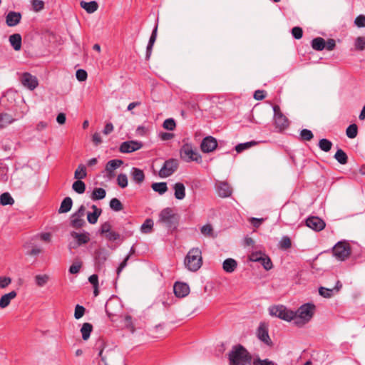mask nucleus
<instances>
[{
	"label": "nucleus",
	"mask_w": 365,
	"mask_h": 365,
	"mask_svg": "<svg viewBox=\"0 0 365 365\" xmlns=\"http://www.w3.org/2000/svg\"><path fill=\"white\" fill-rule=\"evenodd\" d=\"M252 357L242 345L232 347L229 354L230 365H250Z\"/></svg>",
	"instance_id": "nucleus-1"
},
{
	"label": "nucleus",
	"mask_w": 365,
	"mask_h": 365,
	"mask_svg": "<svg viewBox=\"0 0 365 365\" xmlns=\"http://www.w3.org/2000/svg\"><path fill=\"white\" fill-rule=\"evenodd\" d=\"M184 264L191 272L197 271L202 265V252L198 247L192 248L187 254Z\"/></svg>",
	"instance_id": "nucleus-2"
},
{
	"label": "nucleus",
	"mask_w": 365,
	"mask_h": 365,
	"mask_svg": "<svg viewBox=\"0 0 365 365\" xmlns=\"http://www.w3.org/2000/svg\"><path fill=\"white\" fill-rule=\"evenodd\" d=\"M315 306L313 304L307 303L302 305L298 310L294 312L295 318L293 319L294 324L297 326H303L308 323L314 316Z\"/></svg>",
	"instance_id": "nucleus-3"
},
{
	"label": "nucleus",
	"mask_w": 365,
	"mask_h": 365,
	"mask_svg": "<svg viewBox=\"0 0 365 365\" xmlns=\"http://www.w3.org/2000/svg\"><path fill=\"white\" fill-rule=\"evenodd\" d=\"M179 215L170 207L163 209L159 214L158 222L170 230L176 229L178 225Z\"/></svg>",
	"instance_id": "nucleus-4"
},
{
	"label": "nucleus",
	"mask_w": 365,
	"mask_h": 365,
	"mask_svg": "<svg viewBox=\"0 0 365 365\" xmlns=\"http://www.w3.org/2000/svg\"><path fill=\"white\" fill-rule=\"evenodd\" d=\"M269 313L272 317H278L284 321L290 322L296 317L294 312L287 309L283 305H274L269 308Z\"/></svg>",
	"instance_id": "nucleus-5"
},
{
	"label": "nucleus",
	"mask_w": 365,
	"mask_h": 365,
	"mask_svg": "<svg viewBox=\"0 0 365 365\" xmlns=\"http://www.w3.org/2000/svg\"><path fill=\"white\" fill-rule=\"evenodd\" d=\"M351 253L350 246L346 242H338L333 248V254L339 260H345Z\"/></svg>",
	"instance_id": "nucleus-6"
},
{
	"label": "nucleus",
	"mask_w": 365,
	"mask_h": 365,
	"mask_svg": "<svg viewBox=\"0 0 365 365\" xmlns=\"http://www.w3.org/2000/svg\"><path fill=\"white\" fill-rule=\"evenodd\" d=\"M180 155L182 159L189 161H199L201 158L198 152L193 149L192 146L190 144H185L182 146L180 150Z\"/></svg>",
	"instance_id": "nucleus-7"
},
{
	"label": "nucleus",
	"mask_w": 365,
	"mask_h": 365,
	"mask_svg": "<svg viewBox=\"0 0 365 365\" xmlns=\"http://www.w3.org/2000/svg\"><path fill=\"white\" fill-rule=\"evenodd\" d=\"M178 167V161L175 159H169L164 163L159 171L160 178H167L175 172Z\"/></svg>",
	"instance_id": "nucleus-8"
},
{
	"label": "nucleus",
	"mask_w": 365,
	"mask_h": 365,
	"mask_svg": "<svg viewBox=\"0 0 365 365\" xmlns=\"http://www.w3.org/2000/svg\"><path fill=\"white\" fill-rule=\"evenodd\" d=\"M19 80L24 87L31 91H34L38 86L37 78L29 72L23 73Z\"/></svg>",
	"instance_id": "nucleus-9"
},
{
	"label": "nucleus",
	"mask_w": 365,
	"mask_h": 365,
	"mask_svg": "<svg viewBox=\"0 0 365 365\" xmlns=\"http://www.w3.org/2000/svg\"><path fill=\"white\" fill-rule=\"evenodd\" d=\"M257 335L259 340L268 346H271L272 342L268 334V326L266 323L262 322L257 331Z\"/></svg>",
	"instance_id": "nucleus-10"
},
{
	"label": "nucleus",
	"mask_w": 365,
	"mask_h": 365,
	"mask_svg": "<svg viewBox=\"0 0 365 365\" xmlns=\"http://www.w3.org/2000/svg\"><path fill=\"white\" fill-rule=\"evenodd\" d=\"M217 147V140L212 137L207 136L205 138L200 145L201 150L203 153H210Z\"/></svg>",
	"instance_id": "nucleus-11"
},
{
	"label": "nucleus",
	"mask_w": 365,
	"mask_h": 365,
	"mask_svg": "<svg viewBox=\"0 0 365 365\" xmlns=\"http://www.w3.org/2000/svg\"><path fill=\"white\" fill-rule=\"evenodd\" d=\"M99 356L101 357L102 361H104L105 365H113L118 360L122 359V356L119 353L111 350L108 351L105 356H103V350H101Z\"/></svg>",
	"instance_id": "nucleus-12"
},
{
	"label": "nucleus",
	"mask_w": 365,
	"mask_h": 365,
	"mask_svg": "<svg viewBox=\"0 0 365 365\" xmlns=\"http://www.w3.org/2000/svg\"><path fill=\"white\" fill-rule=\"evenodd\" d=\"M306 225L315 231H321L325 227V222L321 218L315 216L309 217L306 220Z\"/></svg>",
	"instance_id": "nucleus-13"
},
{
	"label": "nucleus",
	"mask_w": 365,
	"mask_h": 365,
	"mask_svg": "<svg viewBox=\"0 0 365 365\" xmlns=\"http://www.w3.org/2000/svg\"><path fill=\"white\" fill-rule=\"evenodd\" d=\"M142 146V143L138 141H126L120 145V151L123 153H132L140 149Z\"/></svg>",
	"instance_id": "nucleus-14"
},
{
	"label": "nucleus",
	"mask_w": 365,
	"mask_h": 365,
	"mask_svg": "<svg viewBox=\"0 0 365 365\" xmlns=\"http://www.w3.org/2000/svg\"><path fill=\"white\" fill-rule=\"evenodd\" d=\"M174 293L177 297H185L190 293V287L187 284L175 282L173 287Z\"/></svg>",
	"instance_id": "nucleus-15"
},
{
	"label": "nucleus",
	"mask_w": 365,
	"mask_h": 365,
	"mask_svg": "<svg viewBox=\"0 0 365 365\" xmlns=\"http://www.w3.org/2000/svg\"><path fill=\"white\" fill-rule=\"evenodd\" d=\"M21 14L19 12L9 11L6 16V23L8 26L12 27L20 23Z\"/></svg>",
	"instance_id": "nucleus-16"
},
{
	"label": "nucleus",
	"mask_w": 365,
	"mask_h": 365,
	"mask_svg": "<svg viewBox=\"0 0 365 365\" xmlns=\"http://www.w3.org/2000/svg\"><path fill=\"white\" fill-rule=\"evenodd\" d=\"M217 192L219 196L227 197L231 195L232 190L227 182H220L217 185Z\"/></svg>",
	"instance_id": "nucleus-17"
},
{
	"label": "nucleus",
	"mask_w": 365,
	"mask_h": 365,
	"mask_svg": "<svg viewBox=\"0 0 365 365\" xmlns=\"http://www.w3.org/2000/svg\"><path fill=\"white\" fill-rule=\"evenodd\" d=\"M258 107L263 108L264 110L268 112L272 111L273 114H282L279 106L277 104H272L270 102L267 101L263 103L257 104L252 110V112H253L254 110Z\"/></svg>",
	"instance_id": "nucleus-18"
},
{
	"label": "nucleus",
	"mask_w": 365,
	"mask_h": 365,
	"mask_svg": "<svg viewBox=\"0 0 365 365\" xmlns=\"http://www.w3.org/2000/svg\"><path fill=\"white\" fill-rule=\"evenodd\" d=\"M108 256L109 252L106 248L101 247L98 249L95 252V258L98 266L103 265Z\"/></svg>",
	"instance_id": "nucleus-19"
},
{
	"label": "nucleus",
	"mask_w": 365,
	"mask_h": 365,
	"mask_svg": "<svg viewBox=\"0 0 365 365\" xmlns=\"http://www.w3.org/2000/svg\"><path fill=\"white\" fill-rule=\"evenodd\" d=\"M123 164L121 160H111L108 161L106 166V170L108 173V177L111 178L113 177V171Z\"/></svg>",
	"instance_id": "nucleus-20"
},
{
	"label": "nucleus",
	"mask_w": 365,
	"mask_h": 365,
	"mask_svg": "<svg viewBox=\"0 0 365 365\" xmlns=\"http://www.w3.org/2000/svg\"><path fill=\"white\" fill-rule=\"evenodd\" d=\"M274 121L276 128L280 130L287 128L289 125L286 115H274Z\"/></svg>",
	"instance_id": "nucleus-21"
},
{
	"label": "nucleus",
	"mask_w": 365,
	"mask_h": 365,
	"mask_svg": "<svg viewBox=\"0 0 365 365\" xmlns=\"http://www.w3.org/2000/svg\"><path fill=\"white\" fill-rule=\"evenodd\" d=\"M17 295L16 291H11L8 294H4L0 299V308L4 309L8 307L12 299Z\"/></svg>",
	"instance_id": "nucleus-22"
},
{
	"label": "nucleus",
	"mask_w": 365,
	"mask_h": 365,
	"mask_svg": "<svg viewBox=\"0 0 365 365\" xmlns=\"http://www.w3.org/2000/svg\"><path fill=\"white\" fill-rule=\"evenodd\" d=\"M80 6L82 9H85L88 14H93L98 9V4L96 1H91L90 2L81 1Z\"/></svg>",
	"instance_id": "nucleus-23"
},
{
	"label": "nucleus",
	"mask_w": 365,
	"mask_h": 365,
	"mask_svg": "<svg viewBox=\"0 0 365 365\" xmlns=\"http://www.w3.org/2000/svg\"><path fill=\"white\" fill-rule=\"evenodd\" d=\"M9 42L15 51L21 48L22 38L19 34H14L9 36Z\"/></svg>",
	"instance_id": "nucleus-24"
},
{
	"label": "nucleus",
	"mask_w": 365,
	"mask_h": 365,
	"mask_svg": "<svg viewBox=\"0 0 365 365\" xmlns=\"http://www.w3.org/2000/svg\"><path fill=\"white\" fill-rule=\"evenodd\" d=\"M71 235L77 240V246L87 243L90 240L89 234L78 233L76 232H71Z\"/></svg>",
	"instance_id": "nucleus-25"
},
{
	"label": "nucleus",
	"mask_w": 365,
	"mask_h": 365,
	"mask_svg": "<svg viewBox=\"0 0 365 365\" xmlns=\"http://www.w3.org/2000/svg\"><path fill=\"white\" fill-rule=\"evenodd\" d=\"M237 263L236 260L232 258L226 259L222 264L223 269L228 273L233 272L237 268Z\"/></svg>",
	"instance_id": "nucleus-26"
},
{
	"label": "nucleus",
	"mask_w": 365,
	"mask_h": 365,
	"mask_svg": "<svg viewBox=\"0 0 365 365\" xmlns=\"http://www.w3.org/2000/svg\"><path fill=\"white\" fill-rule=\"evenodd\" d=\"M311 45L314 50L321 51L325 48L326 41L322 37H317L312 39Z\"/></svg>",
	"instance_id": "nucleus-27"
},
{
	"label": "nucleus",
	"mask_w": 365,
	"mask_h": 365,
	"mask_svg": "<svg viewBox=\"0 0 365 365\" xmlns=\"http://www.w3.org/2000/svg\"><path fill=\"white\" fill-rule=\"evenodd\" d=\"M73 200L70 197H65L61 203L58 209L59 213H66L69 212L72 207Z\"/></svg>",
	"instance_id": "nucleus-28"
},
{
	"label": "nucleus",
	"mask_w": 365,
	"mask_h": 365,
	"mask_svg": "<svg viewBox=\"0 0 365 365\" xmlns=\"http://www.w3.org/2000/svg\"><path fill=\"white\" fill-rule=\"evenodd\" d=\"M342 285L340 284L339 287H334L332 289H327L323 287H321L319 289V293L321 296H322L324 298H330L334 293H337L340 289L341 288Z\"/></svg>",
	"instance_id": "nucleus-29"
},
{
	"label": "nucleus",
	"mask_w": 365,
	"mask_h": 365,
	"mask_svg": "<svg viewBox=\"0 0 365 365\" xmlns=\"http://www.w3.org/2000/svg\"><path fill=\"white\" fill-rule=\"evenodd\" d=\"M175 197L178 200H182L185 197V187L181 182H177L174 185Z\"/></svg>",
	"instance_id": "nucleus-30"
},
{
	"label": "nucleus",
	"mask_w": 365,
	"mask_h": 365,
	"mask_svg": "<svg viewBox=\"0 0 365 365\" xmlns=\"http://www.w3.org/2000/svg\"><path fill=\"white\" fill-rule=\"evenodd\" d=\"M131 175L133 180L138 184L142 183L145 179V175L142 170L136 168L132 169Z\"/></svg>",
	"instance_id": "nucleus-31"
},
{
	"label": "nucleus",
	"mask_w": 365,
	"mask_h": 365,
	"mask_svg": "<svg viewBox=\"0 0 365 365\" xmlns=\"http://www.w3.org/2000/svg\"><path fill=\"white\" fill-rule=\"evenodd\" d=\"M93 330V326L91 324L86 322L83 324L81 328V333L83 340L86 341L89 339L91 333Z\"/></svg>",
	"instance_id": "nucleus-32"
},
{
	"label": "nucleus",
	"mask_w": 365,
	"mask_h": 365,
	"mask_svg": "<svg viewBox=\"0 0 365 365\" xmlns=\"http://www.w3.org/2000/svg\"><path fill=\"white\" fill-rule=\"evenodd\" d=\"M49 279L50 277L46 274H37L34 277L35 283L39 287L45 286L48 282Z\"/></svg>",
	"instance_id": "nucleus-33"
},
{
	"label": "nucleus",
	"mask_w": 365,
	"mask_h": 365,
	"mask_svg": "<svg viewBox=\"0 0 365 365\" xmlns=\"http://www.w3.org/2000/svg\"><path fill=\"white\" fill-rule=\"evenodd\" d=\"M14 200L9 192H4L0 195V204L3 206L12 205Z\"/></svg>",
	"instance_id": "nucleus-34"
},
{
	"label": "nucleus",
	"mask_w": 365,
	"mask_h": 365,
	"mask_svg": "<svg viewBox=\"0 0 365 365\" xmlns=\"http://www.w3.org/2000/svg\"><path fill=\"white\" fill-rule=\"evenodd\" d=\"M106 192L103 188H95L91 194V199L93 200H102L106 197Z\"/></svg>",
	"instance_id": "nucleus-35"
},
{
	"label": "nucleus",
	"mask_w": 365,
	"mask_h": 365,
	"mask_svg": "<svg viewBox=\"0 0 365 365\" xmlns=\"http://www.w3.org/2000/svg\"><path fill=\"white\" fill-rule=\"evenodd\" d=\"M86 168L84 165L80 164L78 165L77 169L74 173V178L76 180H81L86 177Z\"/></svg>",
	"instance_id": "nucleus-36"
},
{
	"label": "nucleus",
	"mask_w": 365,
	"mask_h": 365,
	"mask_svg": "<svg viewBox=\"0 0 365 365\" xmlns=\"http://www.w3.org/2000/svg\"><path fill=\"white\" fill-rule=\"evenodd\" d=\"M334 158L341 165H345L348 162V157L346 153L341 150L339 149L335 155Z\"/></svg>",
	"instance_id": "nucleus-37"
},
{
	"label": "nucleus",
	"mask_w": 365,
	"mask_h": 365,
	"mask_svg": "<svg viewBox=\"0 0 365 365\" xmlns=\"http://www.w3.org/2000/svg\"><path fill=\"white\" fill-rule=\"evenodd\" d=\"M151 187L160 195L164 194L168 190L166 182H155L152 184Z\"/></svg>",
	"instance_id": "nucleus-38"
},
{
	"label": "nucleus",
	"mask_w": 365,
	"mask_h": 365,
	"mask_svg": "<svg viewBox=\"0 0 365 365\" xmlns=\"http://www.w3.org/2000/svg\"><path fill=\"white\" fill-rule=\"evenodd\" d=\"M86 224L85 220L83 217H78L73 215L71 216V225L75 229H79L82 227Z\"/></svg>",
	"instance_id": "nucleus-39"
},
{
	"label": "nucleus",
	"mask_w": 365,
	"mask_h": 365,
	"mask_svg": "<svg viewBox=\"0 0 365 365\" xmlns=\"http://www.w3.org/2000/svg\"><path fill=\"white\" fill-rule=\"evenodd\" d=\"M72 188L76 192L82 194L86 190V185L81 180H77L73 183Z\"/></svg>",
	"instance_id": "nucleus-40"
},
{
	"label": "nucleus",
	"mask_w": 365,
	"mask_h": 365,
	"mask_svg": "<svg viewBox=\"0 0 365 365\" xmlns=\"http://www.w3.org/2000/svg\"><path fill=\"white\" fill-rule=\"evenodd\" d=\"M257 144V143L255 140L247 142L245 143H240L235 147V150L237 153H241L242 151L249 149L252 146H255Z\"/></svg>",
	"instance_id": "nucleus-41"
},
{
	"label": "nucleus",
	"mask_w": 365,
	"mask_h": 365,
	"mask_svg": "<svg viewBox=\"0 0 365 365\" xmlns=\"http://www.w3.org/2000/svg\"><path fill=\"white\" fill-rule=\"evenodd\" d=\"M153 227V221L151 219H147L141 225L140 230L145 234L151 232Z\"/></svg>",
	"instance_id": "nucleus-42"
},
{
	"label": "nucleus",
	"mask_w": 365,
	"mask_h": 365,
	"mask_svg": "<svg viewBox=\"0 0 365 365\" xmlns=\"http://www.w3.org/2000/svg\"><path fill=\"white\" fill-rule=\"evenodd\" d=\"M332 146V143L327 139H322L319 142V147L324 152H329Z\"/></svg>",
	"instance_id": "nucleus-43"
},
{
	"label": "nucleus",
	"mask_w": 365,
	"mask_h": 365,
	"mask_svg": "<svg viewBox=\"0 0 365 365\" xmlns=\"http://www.w3.org/2000/svg\"><path fill=\"white\" fill-rule=\"evenodd\" d=\"M110 207L115 212L120 211L123 209V206L121 202L117 198H113L110 201Z\"/></svg>",
	"instance_id": "nucleus-44"
},
{
	"label": "nucleus",
	"mask_w": 365,
	"mask_h": 365,
	"mask_svg": "<svg viewBox=\"0 0 365 365\" xmlns=\"http://www.w3.org/2000/svg\"><path fill=\"white\" fill-rule=\"evenodd\" d=\"M358 133V128L356 124L350 125L346 130V134L349 138H354Z\"/></svg>",
	"instance_id": "nucleus-45"
},
{
	"label": "nucleus",
	"mask_w": 365,
	"mask_h": 365,
	"mask_svg": "<svg viewBox=\"0 0 365 365\" xmlns=\"http://www.w3.org/2000/svg\"><path fill=\"white\" fill-rule=\"evenodd\" d=\"M14 120L12 115H0V128L6 127Z\"/></svg>",
	"instance_id": "nucleus-46"
},
{
	"label": "nucleus",
	"mask_w": 365,
	"mask_h": 365,
	"mask_svg": "<svg viewBox=\"0 0 365 365\" xmlns=\"http://www.w3.org/2000/svg\"><path fill=\"white\" fill-rule=\"evenodd\" d=\"M185 105L187 106V112L195 113L198 110L202 111V110L200 108V104L195 102H187Z\"/></svg>",
	"instance_id": "nucleus-47"
},
{
	"label": "nucleus",
	"mask_w": 365,
	"mask_h": 365,
	"mask_svg": "<svg viewBox=\"0 0 365 365\" xmlns=\"http://www.w3.org/2000/svg\"><path fill=\"white\" fill-rule=\"evenodd\" d=\"M201 233L206 237H213V228L210 224L203 225L200 229Z\"/></svg>",
	"instance_id": "nucleus-48"
},
{
	"label": "nucleus",
	"mask_w": 365,
	"mask_h": 365,
	"mask_svg": "<svg viewBox=\"0 0 365 365\" xmlns=\"http://www.w3.org/2000/svg\"><path fill=\"white\" fill-rule=\"evenodd\" d=\"M355 48L358 51H363L365 48V37L359 36L355 40Z\"/></svg>",
	"instance_id": "nucleus-49"
},
{
	"label": "nucleus",
	"mask_w": 365,
	"mask_h": 365,
	"mask_svg": "<svg viewBox=\"0 0 365 365\" xmlns=\"http://www.w3.org/2000/svg\"><path fill=\"white\" fill-rule=\"evenodd\" d=\"M86 312V309L84 307L77 304L75 307V311H74V317L76 319H79L81 317H83L84 314Z\"/></svg>",
	"instance_id": "nucleus-50"
},
{
	"label": "nucleus",
	"mask_w": 365,
	"mask_h": 365,
	"mask_svg": "<svg viewBox=\"0 0 365 365\" xmlns=\"http://www.w3.org/2000/svg\"><path fill=\"white\" fill-rule=\"evenodd\" d=\"M259 262L262 264L263 267L266 270H269L272 267V262L270 258L266 255H264V257H262V259H261V261H259Z\"/></svg>",
	"instance_id": "nucleus-51"
},
{
	"label": "nucleus",
	"mask_w": 365,
	"mask_h": 365,
	"mask_svg": "<svg viewBox=\"0 0 365 365\" xmlns=\"http://www.w3.org/2000/svg\"><path fill=\"white\" fill-rule=\"evenodd\" d=\"M117 181L118 185L122 188H124L128 185V178L125 174H119L117 178Z\"/></svg>",
	"instance_id": "nucleus-52"
},
{
	"label": "nucleus",
	"mask_w": 365,
	"mask_h": 365,
	"mask_svg": "<svg viewBox=\"0 0 365 365\" xmlns=\"http://www.w3.org/2000/svg\"><path fill=\"white\" fill-rule=\"evenodd\" d=\"M163 126L166 130H173L175 128L176 124L173 118H168L164 121Z\"/></svg>",
	"instance_id": "nucleus-53"
},
{
	"label": "nucleus",
	"mask_w": 365,
	"mask_h": 365,
	"mask_svg": "<svg viewBox=\"0 0 365 365\" xmlns=\"http://www.w3.org/2000/svg\"><path fill=\"white\" fill-rule=\"evenodd\" d=\"M292 35L295 39H300L303 36V30L299 26H294L292 29Z\"/></svg>",
	"instance_id": "nucleus-54"
},
{
	"label": "nucleus",
	"mask_w": 365,
	"mask_h": 365,
	"mask_svg": "<svg viewBox=\"0 0 365 365\" xmlns=\"http://www.w3.org/2000/svg\"><path fill=\"white\" fill-rule=\"evenodd\" d=\"M31 4L34 10L36 12L43 10L44 8V2L42 0H32Z\"/></svg>",
	"instance_id": "nucleus-55"
},
{
	"label": "nucleus",
	"mask_w": 365,
	"mask_h": 365,
	"mask_svg": "<svg viewBox=\"0 0 365 365\" xmlns=\"http://www.w3.org/2000/svg\"><path fill=\"white\" fill-rule=\"evenodd\" d=\"M291 240L288 237H283L279 242V247L282 250H287L291 247Z\"/></svg>",
	"instance_id": "nucleus-56"
},
{
	"label": "nucleus",
	"mask_w": 365,
	"mask_h": 365,
	"mask_svg": "<svg viewBox=\"0 0 365 365\" xmlns=\"http://www.w3.org/2000/svg\"><path fill=\"white\" fill-rule=\"evenodd\" d=\"M264 253L261 252H252L249 256V259L252 262H259L261 261V259L264 257Z\"/></svg>",
	"instance_id": "nucleus-57"
},
{
	"label": "nucleus",
	"mask_w": 365,
	"mask_h": 365,
	"mask_svg": "<svg viewBox=\"0 0 365 365\" xmlns=\"http://www.w3.org/2000/svg\"><path fill=\"white\" fill-rule=\"evenodd\" d=\"M300 135L303 140L307 141L311 140L314 137L312 132L308 129H303L300 133Z\"/></svg>",
	"instance_id": "nucleus-58"
},
{
	"label": "nucleus",
	"mask_w": 365,
	"mask_h": 365,
	"mask_svg": "<svg viewBox=\"0 0 365 365\" xmlns=\"http://www.w3.org/2000/svg\"><path fill=\"white\" fill-rule=\"evenodd\" d=\"M76 77L79 81H84L87 79L88 74L84 69H78L76 72Z\"/></svg>",
	"instance_id": "nucleus-59"
},
{
	"label": "nucleus",
	"mask_w": 365,
	"mask_h": 365,
	"mask_svg": "<svg viewBox=\"0 0 365 365\" xmlns=\"http://www.w3.org/2000/svg\"><path fill=\"white\" fill-rule=\"evenodd\" d=\"M253 365H276V364L269 359H255L253 361Z\"/></svg>",
	"instance_id": "nucleus-60"
},
{
	"label": "nucleus",
	"mask_w": 365,
	"mask_h": 365,
	"mask_svg": "<svg viewBox=\"0 0 365 365\" xmlns=\"http://www.w3.org/2000/svg\"><path fill=\"white\" fill-rule=\"evenodd\" d=\"M267 92L264 90H257L255 91L253 97L257 101H261L265 98Z\"/></svg>",
	"instance_id": "nucleus-61"
},
{
	"label": "nucleus",
	"mask_w": 365,
	"mask_h": 365,
	"mask_svg": "<svg viewBox=\"0 0 365 365\" xmlns=\"http://www.w3.org/2000/svg\"><path fill=\"white\" fill-rule=\"evenodd\" d=\"M354 24L359 28L365 27V16L359 15L354 20Z\"/></svg>",
	"instance_id": "nucleus-62"
},
{
	"label": "nucleus",
	"mask_w": 365,
	"mask_h": 365,
	"mask_svg": "<svg viewBox=\"0 0 365 365\" xmlns=\"http://www.w3.org/2000/svg\"><path fill=\"white\" fill-rule=\"evenodd\" d=\"M101 215H98V213L94 212H88L87 214V220L89 223L91 224H95L97 222L98 219Z\"/></svg>",
	"instance_id": "nucleus-63"
},
{
	"label": "nucleus",
	"mask_w": 365,
	"mask_h": 365,
	"mask_svg": "<svg viewBox=\"0 0 365 365\" xmlns=\"http://www.w3.org/2000/svg\"><path fill=\"white\" fill-rule=\"evenodd\" d=\"M106 238L109 241H115L120 237V235L114 231H109V232H107L105 234Z\"/></svg>",
	"instance_id": "nucleus-64"
}]
</instances>
